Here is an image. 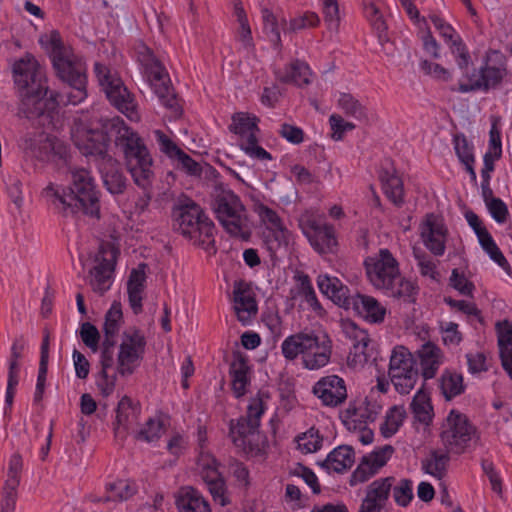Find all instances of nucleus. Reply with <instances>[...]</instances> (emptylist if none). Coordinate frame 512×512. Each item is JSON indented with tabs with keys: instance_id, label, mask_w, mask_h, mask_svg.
Here are the masks:
<instances>
[{
	"instance_id": "nucleus-53",
	"label": "nucleus",
	"mask_w": 512,
	"mask_h": 512,
	"mask_svg": "<svg viewBox=\"0 0 512 512\" xmlns=\"http://www.w3.org/2000/svg\"><path fill=\"white\" fill-rule=\"evenodd\" d=\"M111 104L124 114L130 121L138 122L141 119L138 104L135 98H108Z\"/></svg>"
},
{
	"instance_id": "nucleus-13",
	"label": "nucleus",
	"mask_w": 512,
	"mask_h": 512,
	"mask_svg": "<svg viewBox=\"0 0 512 512\" xmlns=\"http://www.w3.org/2000/svg\"><path fill=\"white\" fill-rule=\"evenodd\" d=\"M380 259L365 260L366 274L376 288L384 289L399 279L400 271L397 260L388 249H381Z\"/></svg>"
},
{
	"instance_id": "nucleus-40",
	"label": "nucleus",
	"mask_w": 512,
	"mask_h": 512,
	"mask_svg": "<svg viewBox=\"0 0 512 512\" xmlns=\"http://www.w3.org/2000/svg\"><path fill=\"white\" fill-rule=\"evenodd\" d=\"M384 289L389 292L390 296L402 299L405 303L411 304L416 302V295L418 294L419 287L415 283L406 280L399 275V279L392 282L391 285H388Z\"/></svg>"
},
{
	"instance_id": "nucleus-64",
	"label": "nucleus",
	"mask_w": 512,
	"mask_h": 512,
	"mask_svg": "<svg viewBox=\"0 0 512 512\" xmlns=\"http://www.w3.org/2000/svg\"><path fill=\"white\" fill-rule=\"evenodd\" d=\"M278 133L282 138L294 145H298L304 141V131L298 126L283 123Z\"/></svg>"
},
{
	"instance_id": "nucleus-20",
	"label": "nucleus",
	"mask_w": 512,
	"mask_h": 512,
	"mask_svg": "<svg viewBox=\"0 0 512 512\" xmlns=\"http://www.w3.org/2000/svg\"><path fill=\"white\" fill-rule=\"evenodd\" d=\"M317 285L320 292L327 296L334 304L345 310L352 308V302L355 301L356 295H350V289L337 277L319 275Z\"/></svg>"
},
{
	"instance_id": "nucleus-3",
	"label": "nucleus",
	"mask_w": 512,
	"mask_h": 512,
	"mask_svg": "<svg viewBox=\"0 0 512 512\" xmlns=\"http://www.w3.org/2000/svg\"><path fill=\"white\" fill-rule=\"evenodd\" d=\"M173 227L194 245L200 246L206 251L215 248L216 227L213 221L205 214L199 204L191 199L178 204L173 208Z\"/></svg>"
},
{
	"instance_id": "nucleus-55",
	"label": "nucleus",
	"mask_w": 512,
	"mask_h": 512,
	"mask_svg": "<svg viewBox=\"0 0 512 512\" xmlns=\"http://www.w3.org/2000/svg\"><path fill=\"white\" fill-rule=\"evenodd\" d=\"M449 285L457 290L461 295L473 297L475 285L469 281L464 274L459 273L458 269H453L449 278Z\"/></svg>"
},
{
	"instance_id": "nucleus-44",
	"label": "nucleus",
	"mask_w": 512,
	"mask_h": 512,
	"mask_svg": "<svg viewBox=\"0 0 512 512\" xmlns=\"http://www.w3.org/2000/svg\"><path fill=\"white\" fill-rule=\"evenodd\" d=\"M299 280V294L302 295L311 307V309L320 317L326 314V310L323 308L321 303L318 301L315 290L311 284L310 277L307 274H302L298 278Z\"/></svg>"
},
{
	"instance_id": "nucleus-24",
	"label": "nucleus",
	"mask_w": 512,
	"mask_h": 512,
	"mask_svg": "<svg viewBox=\"0 0 512 512\" xmlns=\"http://www.w3.org/2000/svg\"><path fill=\"white\" fill-rule=\"evenodd\" d=\"M351 309L356 315L363 317L367 322L373 324L382 323L386 315V308L376 298L360 293L356 294Z\"/></svg>"
},
{
	"instance_id": "nucleus-45",
	"label": "nucleus",
	"mask_w": 512,
	"mask_h": 512,
	"mask_svg": "<svg viewBox=\"0 0 512 512\" xmlns=\"http://www.w3.org/2000/svg\"><path fill=\"white\" fill-rule=\"evenodd\" d=\"M338 105L348 117L364 122L369 120L368 108L357 98H339Z\"/></svg>"
},
{
	"instance_id": "nucleus-15",
	"label": "nucleus",
	"mask_w": 512,
	"mask_h": 512,
	"mask_svg": "<svg viewBox=\"0 0 512 512\" xmlns=\"http://www.w3.org/2000/svg\"><path fill=\"white\" fill-rule=\"evenodd\" d=\"M420 236L425 247L435 256H442L446 249L448 229L434 213L425 216L421 224Z\"/></svg>"
},
{
	"instance_id": "nucleus-60",
	"label": "nucleus",
	"mask_w": 512,
	"mask_h": 512,
	"mask_svg": "<svg viewBox=\"0 0 512 512\" xmlns=\"http://www.w3.org/2000/svg\"><path fill=\"white\" fill-rule=\"evenodd\" d=\"M486 152L493 153L496 158L502 157L501 131L498 127V119L496 118H493L492 120L489 131V147Z\"/></svg>"
},
{
	"instance_id": "nucleus-52",
	"label": "nucleus",
	"mask_w": 512,
	"mask_h": 512,
	"mask_svg": "<svg viewBox=\"0 0 512 512\" xmlns=\"http://www.w3.org/2000/svg\"><path fill=\"white\" fill-rule=\"evenodd\" d=\"M136 53L137 60L143 67L144 74L163 66L161 61L155 56L153 50L144 43H141L137 47Z\"/></svg>"
},
{
	"instance_id": "nucleus-51",
	"label": "nucleus",
	"mask_w": 512,
	"mask_h": 512,
	"mask_svg": "<svg viewBox=\"0 0 512 512\" xmlns=\"http://www.w3.org/2000/svg\"><path fill=\"white\" fill-rule=\"evenodd\" d=\"M370 457H362L357 468L352 472L349 483L355 486L359 483H364L373 477L379 471L374 467L372 462H369Z\"/></svg>"
},
{
	"instance_id": "nucleus-9",
	"label": "nucleus",
	"mask_w": 512,
	"mask_h": 512,
	"mask_svg": "<svg viewBox=\"0 0 512 512\" xmlns=\"http://www.w3.org/2000/svg\"><path fill=\"white\" fill-rule=\"evenodd\" d=\"M476 427L456 409L450 410L441 425L440 439L448 452L462 454L469 446Z\"/></svg>"
},
{
	"instance_id": "nucleus-42",
	"label": "nucleus",
	"mask_w": 512,
	"mask_h": 512,
	"mask_svg": "<svg viewBox=\"0 0 512 512\" xmlns=\"http://www.w3.org/2000/svg\"><path fill=\"white\" fill-rule=\"evenodd\" d=\"M259 118L256 116H249L248 113L237 112L232 116V123L229 130L237 135L243 137L248 133L259 132L258 128Z\"/></svg>"
},
{
	"instance_id": "nucleus-22",
	"label": "nucleus",
	"mask_w": 512,
	"mask_h": 512,
	"mask_svg": "<svg viewBox=\"0 0 512 512\" xmlns=\"http://www.w3.org/2000/svg\"><path fill=\"white\" fill-rule=\"evenodd\" d=\"M250 372L251 367L248 364V357L238 350L234 351L229 374L232 379V391L235 398L239 399L247 393V386L251 383Z\"/></svg>"
},
{
	"instance_id": "nucleus-6",
	"label": "nucleus",
	"mask_w": 512,
	"mask_h": 512,
	"mask_svg": "<svg viewBox=\"0 0 512 512\" xmlns=\"http://www.w3.org/2000/svg\"><path fill=\"white\" fill-rule=\"evenodd\" d=\"M512 73L507 69V57L500 50L489 49L484 57V65L478 73H473L467 83L459 84L462 93L496 89L503 83L511 82Z\"/></svg>"
},
{
	"instance_id": "nucleus-56",
	"label": "nucleus",
	"mask_w": 512,
	"mask_h": 512,
	"mask_svg": "<svg viewBox=\"0 0 512 512\" xmlns=\"http://www.w3.org/2000/svg\"><path fill=\"white\" fill-rule=\"evenodd\" d=\"M80 337L83 343L93 352L99 349L100 333L95 325L90 322H84L80 328Z\"/></svg>"
},
{
	"instance_id": "nucleus-35",
	"label": "nucleus",
	"mask_w": 512,
	"mask_h": 512,
	"mask_svg": "<svg viewBox=\"0 0 512 512\" xmlns=\"http://www.w3.org/2000/svg\"><path fill=\"white\" fill-rule=\"evenodd\" d=\"M50 145L51 136L40 140L25 137L22 142V149L26 158L44 163L49 162Z\"/></svg>"
},
{
	"instance_id": "nucleus-46",
	"label": "nucleus",
	"mask_w": 512,
	"mask_h": 512,
	"mask_svg": "<svg viewBox=\"0 0 512 512\" xmlns=\"http://www.w3.org/2000/svg\"><path fill=\"white\" fill-rule=\"evenodd\" d=\"M299 448L305 453H314L321 449L323 436L317 428L311 427L296 437Z\"/></svg>"
},
{
	"instance_id": "nucleus-31",
	"label": "nucleus",
	"mask_w": 512,
	"mask_h": 512,
	"mask_svg": "<svg viewBox=\"0 0 512 512\" xmlns=\"http://www.w3.org/2000/svg\"><path fill=\"white\" fill-rule=\"evenodd\" d=\"M499 353L504 370L512 379V324L508 320L496 324Z\"/></svg>"
},
{
	"instance_id": "nucleus-18",
	"label": "nucleus",
	"mask_w": 512,
	"mask_h": 512,
	"mask_svg": "<svg viewBox=\"0 0 512 512\" xmlns=\"http://www.w3.org/2000/svg\"><path fill=\"white\" fill-rule=\"evenodd\" d=\"M313 393L325 406L336 407L347 398L344 380L337 375L322 377L313 387Z\"/></svg>"
},
{
	"instance_id": "nucleus-2",
	"label": "nucleus",
	"mask_w": 512,
	"mask_h": 512,
	"mask_svg": "<svg viewBox=\"0 0 512 512\" xmlns=\"http://www.w3.org/2000/svg\"><path fill=\"white\" fill-rule=\"evenodd\" d=\"M39 44L48 55L56 77L70 88L87 96L86 64L74 54L70 46L64 44L57 30L40 36Z\"/></svg>"
},
{
	"instance_id": "nucleus-63",
	"label": "nucleus",
	"mask_w": 512,
	"mask_h": 512,
	"mask_svg": "<svg viewBox=\"0 0 512 512\" xmlns=\"http://www.w3.org/2000/svg\"><path fill=\"white\" fill-rule=\"evenodd\" d=\"M264 409L265 407L262 399L260 397L253 398L247 407L246 415L241 417L259 428Z\"/></svg>"
},
{
	"instance_id": "nucleus-19",
	"label": "nucleus",
	"mask_w": 512,
	"mask_h": 512,
	"mask_svg": "<svg viewBox=\"0 0 512 512\" xmlns=\"http://www.w3.org/2000/svg\"><path fill=\"white\" fill-rule=\"evenodd\" d=\"M97 166L106 190L112 195L123 194L126 190L127 179L122 172L120 163L111 156L99 159Z\"/></svg>"
},
{
	"instance_id": "nucleus-50",
	"label": "nucleus",
	"mask_w": 512,
	"mask_h": 512,
	"mask_svg": "<svg viewBox=\"0 0 512 512\" xmlns=\"http://www.w3.org/2000/svg\"><path fill=\"white\" fill-rule=\"evenodd\" d=\"M391 490L394 501L400 507H407L413 499V482L410 479H401L397 485H392Z\"/></svg>"
},
{
	"instance_id": "nucleus-17",
	"label": "nucleus",
	"mask_w": 512,
	"mask_h": 512,
	"mask_svg": "<svg viewBox=\"0 0 512 512\" xmlns=\"http://www.w3.org/2000/svg\"><path fill=\"white\" fill-rule=\"evenodd\" d=\"M233 300L238 321L247 325L258 313V304L251 285L242 280L235 282Z\"/></svg>"
},
{
	"instance_id": "nucleus-23",
	"label": "nucleus",
	"mask_w": 512,
	"mask_h": 512,
	"mask_svg": "<svg viewBox=\"0 0 512 512\" xmlns=\"http://www.w3.org/2000/svg\"><path fill=\"white\" fill-rule=\"evenodd\" d=\"M94 73L101 90L106 96H134L129 92L118 72L105 64L96 62Z\"/></svg>"
},
{
	"instance_id": "nucleus-7",
	"label": "nucleus",
	"mask_w": 512,
	"mask_h": 512,
	"mask_svg": "<svg viewBox=\"0 0 512 512\" xmlns=\"http://www.w3.org/2000/svg\"><path fill=\"white\" fill-rule=\"evenodd\" d=\"M12 73L16 87L24 91L22 96H61L49 88L45 67L31 53L14 62Z\"/></svg>"
},
{
	"instance_id": "nucleus-58",
	"label": "nucleus",
	"mask_w": 512,
	"mask_h": 512,
	"mask_svg": "<svg viewBox=\"0 0 512 512\" xmlns=\"http://www.w3.org/2000/svg\"><path fill=\"white\" fill-rule=\"evenodd\" d=\"M162 429L163 424L161 421H155L150 418L146 422L145 426L137 432L136 439L149 443L154 442L160 438Z\"/></svg>"
},
{
	"instance_id": "nucleus-4",
	"label": "nucleus",
	"mask_w": 512,
	"mask_h": 512,
	"mask_svg": "<svg viewBox=\"0 0 512 512\" xmlns=\"http://www.w3.org/2000/svg\"><path fill=\"white\" fill-rule=\"evenodd\" d=\"M216 219L224 230L234 238L249 241L251 229L248 224L247 210L240 197L222 184L215 187L212 201Z\"/></svg>"
},
{
	"instance_id": "nucleus-57",
	"label": "nucleus",
	"mask_w": 512,
	"mask_h": 512,
	"mask_svg": "<svg viewBox=\"0 0 512 512\" xmlns=\"http://www.w3.org/2000/svg\"><path fill=\"white\" fill-rule=\"evenodd\" d=\"M344 330L350 338H353L356 341L354 348L358 350L361 347V352L364 353V349L370 342L367 331L358 328L356 323L350 320L344 324Z\"/></svg>"
},
{
	"instance_id": "nucleus-12",
	"label": "nucleus",
	"mask_w": 512,
	"mask_h": 512,
	"mask_svg": "<svg viewBox=\"0 0 512 512\" xmlns=\"http://www.w3.org/2000/svg\"><path fill=\"white\" fill-rule=\"evenodd\" d=\"M117 355V373L121 376L132 375L144 358L146 338L138 328H131L122 334Z\"/></svg>"
},
{
	"instance_id": "nucleus-26",
	"label": "nucleus",
	"mask_w": 512,
	"mask_h": 512,
	"mask_svg": "<svg viewBox=\"0 0 512 512\" xmlns=\"http://www.w3.org/2000/svg\"><path fill=\"white\" fill-rule=\"evenodd\" d=\"M355 462V451L350 445H340L334 448L325 460L318 464L328 473L334 471L336 473H344L349 470Z\"/></svg>"
},
{
	"instance_id": "nucleus-16",
	"label": "nucleus",
	"mask_w": 512,
	"mask_h": 512,
	"mask_svg": "<svg viewBox=\"0 0 512 512\" xmlns=\"http://www.w3.org/2000/svg\"><path fill=\"white\" fill-rule=\"evenodd\" d=\"M395 482L393 476L379 478L367 486L366 495L362 500L358 512H386V504L389 500L392 485Z\"/></svg>"
},
{
	"instance_id": "nucleus-30",
	"label": "nucleus",
	"mask_w": 512,
	"mask_h": 512,
	"mask_svg": "<svg viewBox=\"0 0 512 512\" xmlns=\"http://www.w3.org/2000/svg\"><path fill=\"white\" fill-rule=\"evenodd\" d=\"M312 72L309 65L296 59L286 65L283 70L278 72V78L284 83H291L298 87H303L311 83Z\"/></svg>"
},
{
	"instance_id": "nucleus-48",
	"label": "nucleus",
	"mask_w": 512,
	"mask_h": 512,
	"mask_svg": "<svg viewBox=\"0 0 512 512\" xmlns=\"http://www.w3.org/2000/svg\"><path fill=\"white\" fill-rule=\"evenodd\" d=\"M49 162L56 166L63 167L68 165L70 153L68 145L57 137H51Z\"/></svg>"
},
{
	"instance_id": "nucleus-41",
	"label": "nucleus",
	"mask_w": 512,
	"mask_h": 512,
	"mask_svg": "<svg viewBox=\"0 0 512 512\" xmlns=\"http://www.w3.org/2000/svg\"><path fill=\"white\" fill-rule=\"evenodd\" d=\"M406 417V411L403 406L391 407L385 416L384 423L380 426L381 434L384 438H390L397 433Z\"/></svg>"
},
{
	"instance_id": "nucleus-47",
	"label": "nucleus",
	"mask_w": 512,
	"mask_h": 512,
	"mask_svg": "<svg viewBox=\"0 0 512 512\" xmlns=\"http://www.w3.org/2000/svg\"><path fill=\"white\" fill-rule=\"evenodd\" d=\"M123 321L122 306L119 301H114L105 314L103 333L116 335L119 332L121 323Z\"/></svg>"
},
{
	"instance_id": "nucleus-61",
	"label": "nucleus",
	"mask_w": 512,
	"mask_h": 512,
	"mask_svg": "<svg viewBox=\"0 0 512 512\" xmlns=\"http://www.w3.org/2000/svg\"><path fill=\"white\" fill-rule=\"evenodd\" d=\"M320 22L319 16L314 12H306L290 20L289 29L297 31L307 27H316Z\"/></svg>"
},
{
	"instance_id": "nucleus-38",
	"label": "nucleus",
	"mask_w": 512,
	"mask_h": 512,
	"mask_svg": "<svg viewBox=\"0 0 512 512\" xmlns=\"http://www.w3.org/2000/svg\"><path fill=\"white\" fill-rule=\"evenodd\" d=\"M447 450L445 453H440L438 450H432L429 457L422 460V470L429 475H432L439 480L442 479L446 473L447 465L450 461V456Z\"/></svg>"
},
{
	"instance_id": "nucleus-33",
	"label": "nucleus",
	"mask_w": 512,
	"mask_h": 512,
	"mask_svg": "<svg viewBox=\"0 0 512 512\" xmlns=\"http://www.w3.org/2000/svg\"><path fill=\"white\" fill-rule=\"evenodd\" d=\"M411 411L416 421L429 426L434 417L433 406L429 394L420 389L410 403Z\"/></svg>"
},
{
	"instance_id": "nucleus-11",
	"label": "nucleus",
	"mask_w": 512,
	"mask_h": 512,
	"mask_svg": "<svg viewBox=\"0 0 512 512\" xmlns=\"http://www.w3.org/2000/svg\"><path fill=\"white\" fill-rule=\"evenodd\" d=\"M299 227L310 245L319 254H333L338 247L335 229L312 214L305 213L298 220Z\"/></svg>"
},
{
	"instance_id": "nucleus-1",
	"label": "nucleus",
	"mask_w": 512,
	"mask_h": 512,
	"mask_svg": "<svg viewBox=\"0 0 512 512\" xmlns=\"http://www.w3.org/2000/svg\"><path fill=\"white\" fill-rule=\"evenodd\" d=\"M57 211L63 216L83 214L100 218V191L90 171L79 168L70 171L67 186L49 183L42 191Z\"/></svg>"
},
{
	"instance_id": "nucleus-25",
	"label": "nucleus",
	"mask_w": 512,
	"mask_h": 512,
	"mask_svg": "<svg viewBox=\"0 0 512 512\" xmlns=\"http://www.w3.org/2000/svg\"><path fill=\"white\" fill-rule=\"evenodd\" d=\"M75 144L85 156H95L97 161L104 157H111L107 154L108 145L100 128L86 130Z\"/></svg>"
},
{
	"instance_id": "nucleus-32",
	"label": "nucleus",
	"mask_w": 512,
	"mask_h": 512,
	"mask_svg": "<svg viewBox=\"0 0 512 512\" xmlns=\"http://www.w3.org/2000/svg\"><path fill=\"white\" fill-rule=\"evenodd\" d=\"M50 334L48 330L44 331V336L41 344L40 351V362H39V370L37 376V383L34 392L33 401L35 404H38L42 401L45 386H46V378L48 371V360H49V345H50Z\"/></svg>"
},
{
	"instance_id": "nucleus-36",
	"label": "nucleus",
	"mask_w": 512,
	"mask_h": 512,
	"mask_svg": "<svg viewBox=\"0 0 512 512\" xmlns=\"http://www.w3.org/2000/svg\"><path fill=\"white\" fill-rule=\"evenodd\" d=\"M106 492L105 502H122L130 499L137 493V486L128 479H118L106 484Z\"/></svg>"
},
{
	"instance_id": "nucleus-21",
	"label": "nucleus",
	"mask_w": 512,
	"mask_h": 512,
	"mask_svg": "<svg viewBox=\"0 0 512 512\" xmlns=\"http://www.w3.org/2000/svg\"><path fill=\"white\" fill-rule=\"evenodd\" d=\"M141 406L129 396H123L117 404L113 429L116 437L125 438L128 430L139 421Z\"/></svg>"
},
{
	"instance_id": "nucleus-5",
	"label": "nucleus",
	"mask_w": 512,
	"mask_h": 512,
	"mask_svg": "<svg viewBox=\"0 0 512 512\" xmlns=\"http://www.w3.org/2000/svg\"><path fill=\"white\" fill-rule=\"evenodd\" d=\"M283 356L294 360L303 355V364L307 369L315 370L324 367L330 360L332 341L328 335L322 340L313 334L297 333L288 336L281 345Z\"/></svg>"
},
{
	"instance_id": "nucleus-43",
	"label": "nucleus",
	"mask_w": 512,
	"mask_h": 512,
	"mask_svg": "<svg viewBox=\"0 0 512 512\" xmlns=\"http://www.w3.org/2000/svg\"><path fill=\"white\" fill-rule=\"evenodd\" d=\"M261 15L265 34L272 43L273 48L280 50L282 48V41L276 16L268 8H262Z\"/></svg>"
},
{
	"instance_id": "nucleus-10",
	"label": "nucleus",
	"mask_w": 512,
	"mask_h": 512,
	"mask_svg": "<svg viewBox=\"0 0 512 512\" xmlns=\"http://www.w3.org/2000/svg\"><path fill=\"white\" fill-rule=\"evenodd\" d=\"M415 360L404 346H396L389 362V376L397 392L408 394L418 379V370L414 368Z\"/></svg>"
},
{
	"instance_id": "nucleus-62",
	"label": "nucleus",
	"mask_w": 512,
	"mask_h": 512,
	"mask_svg": "<svg viewBox=\"0 0 512 512\" xmlns=\"http://www.w3.org/2000/svg\"><path fill=\"white\" fill-rule=\"evenodd\" d=\"M7 193L17 208L23 203L22 181L15 175H9L6 180Z\"/></svg>"
},
{
	"instance_id": "nucleus-34",
	"label": "nucleus",
	"mask_w": 512,
	"mask_h": 512,
	"mask_svg": "<svg viewBox=\"0 0 512 512\" xmlns=\"http://www.w3.org/2000/svg\"><path fill=\"white\" fill-rule=\"evenodd\" d=\"M147 83L156 96H178L172 87L166 68L160 66L145 74Z\"/></svg>"
},
{
	"instance_id": "nucleus-8",
	"label": "nucleus",
	"mask_w": 512,
	"mask_h": 512,
	"mask_svg": "<svg viewBox=\"0 0 512 512\" xmlns=\"http://www.w3.org/2000/svg\"><path fill=\"white\" fill-rule=\"evenodd\" d=\"M123 151L125 164L134 183L139 188H147L154 179L152 171L153 159L144 140L135 132L130 138L124 139Z\"/></svg>"
},
{
	"instance_id": "nucleus-54",
	"label": "nucleus",
	"mask_w": 512,
	"mask_h": 512,
	"mask_svg": "<svg viewBox=\"0 0 512 512\" xmlns=\"http://www.w3.org/2000/svg\"><path fill=\"white\" fill-rule=\"evenodd\" d=\"M26 341L23 335L16 337L11 346V354L8 361V375H19V359L23 357Z\"/></svg>"
},
{
	"instance_id": "nucleus-27",
	"label": "nucleus",
	"mask_w": 512,
	"mask_h": 512,
	"mask_svg": "<svg viewBox=\"0 0 512 512\" xmlns=\"http://www.w3.org/2000/svg\"><path fill=\"white\" fill-rule=\"evenodd\" d=\"M379 180L385 196L397 207H401L404 200V186L401 177L396 174V170L391 167H381L379 171Z\"/></svg>"
},
{
	"instance_id": "nucleus-59",
	"label": "nucleus",
	"mask_w": 512,
	"mask_h": 512,
	"mask_svg": "<svg viewBox=\"0 0 512 512\" xmlns=\"http://www.w3.org/2000/svg\"><path fill=\"white\" fill-rule=\"evenodd\" d=\"M394 453V447L392 445H384L375 449L368 455L363 457H370L369 462H372L375 468L378 470L386 465L392 454Z\"/></svg>"
},
{
	"instance_id": "nucleus-28",
	"label": "nucleus",
	"mask_w": 512,
	"mask_h": 512,
	"mask_svg": "<svg viewBox=\"0 0 512 512\" xmlns=\"http://www.w3.org/2000/svg\"><path fill=\"white\" fill-rule=\"evenodd\" d=\"M58 98H21L19 112L27 119H34L47 115L52 117L53 111L59 105Z\"/></svg>"
},
{
	"instance_id": "nucleus-39",
	"label": "nucleus",
	"mask_w": 512,
	"mask_h": 512,
	"mask_svg": "<svg viewBox=\"0 0 512 512\" xmlns=\"http://www.w3.org/2000/svg\"><path fill=\"white\" fill-rule=\"evenodd\" d=\"M440 389L446 400H451L465 391L463 376L460 373L445 370L440 377Z\"/></svg>"
},
{
	"instance_id": "nucleus-29",
	"label": "nucleus",
	"mask_w": 512,
	"mask_h": 512,
	"mask_svg": "<svg viewBox=\"0 0 512 512\" xmlns=\"http://www.w3.org/2000/svg\"><path fill=\"white\" fill-rule=\"evenodd\" d=\"M100 129L105 136L107 145L109 146L113 141L119 148L123 146L125 138H130L135 133L119 116L102 120Z\"/></svg>"
},
{
	"instance_id": "nucleus-14",
	"label": "nucleus",
	"mask_w": 512,
	"mask_h": 512,
	"mask_svg": "<svg viewBox=\"0 0 512 512\" xmlns=\"http://www.w3.org/2000/svg\"><path fill=\"white\" fill-rule=\"evenodd\" d=\"M229 437L233 444L245 453L255 454L262 451L265 440L259 428L242 417L230 420Z\"/></svg>"
},
{
	"instance_id": "nucleus-49",
	"label": "nucleus",
	"mask_w": 512,
	"mask_h": 512,
	"mask_svg": "<svg viewBox=\"0 0 512 512\" xmlns=\"http://www.w3.org/2000/svg\"><path fill=\"white\" fill-rule=\"evenodd\" d=\"M453 145L455 153L462 164L466 162H475L474 146L469 143L467 137L463 133H456L453 135Z\"/></svg>"
},
{
	"instance_id": "nucleus-37",
	"label": "nucleus",
	"mask_w": 512,
	"mask_h": 512,
	"mask_svg": "<svg viewBox=\"0 0 512 512\" xmlns=\"http://www.w3.org/2000/svg\"><path fill=\"white\" fill-rule=\"evenodd\" d=\"M176 505L180 512H211L209 503L192 487L177 498Z\"/></svg>"
}]
</instances>
